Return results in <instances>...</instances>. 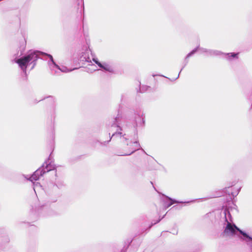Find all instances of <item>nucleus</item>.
Listing matches in <instances>:
<instances>
[{"mask_svg": "<svg viewBox=\"0 0 252 252\" xmlns=\"http://www.w3.org/2000/svg\"><path fill=\"white\" fill-rule=\"evenodd\" d=\"M43 174H44L43 173V169L40 168L34 172V173L30 177L29 180L33 182V181H35L38 180L40 176H42Z\"/></svg>", "mask_w": 252, "mask_h": 252, "instance_id": "6", "label": "nucleus"}, {"mask_svg": "<svg viewBox=\"0 0 252 252\" xmlns=\"http://www.w3.org/2000/svg\"><path fill=\"white\" fill-rule=\"evenodd\" d=\"M48 56L51 61V63L50 64V67L52 70L55 71V73H58L59 71L66 73L72 70V69H69L65 66H62L61 67H59L54 63L52 56L50 55H48Z\"/></svg>", "mask_w": 252, "mask_h": 252, "instance_id": "3", "label": "nucleus"}, {"mask_svg": "<svg viewBox=\"0 0 252 252\" xmlns=\"http://www.w3.org/2000/svg\"><path fill=\"white\" fill-rule=\"evenodd\" d=\"M163 201H164L163 205L165 208H168V207H170V206H171L173 204H174L175 203L178 202V201L173 200V199H171L170 198H169L167 196L165 197V200Z\"/></svg>", "mask_w": 252, "mask_h": 252, "instance_id": "7", "label": "nucleus"}, {"mask_svg": "<svg viewBox=\"0 0 252 252\" xmlns=\"http://www.w3.org/2000/svg\"><path fill=\"white\" fill-rule=\"evenodd\" d=\"M195 52V50H193L192 51H191L190 53H189L188 55H187V58H189V57L190 56H191L194 52Z\"/></svg>", "mask_w": 252, "mask_h": 252, "instance_id": "11", "label": "nucleus"}, {"mask_svg": "<svg viewBox=\"0 0 252 252\" xmlns=\"http://www.w3.org/2000/svg\"><path fill=\"white\" fill-rule=\"evenodd\" d=\"M126 144L127 146L126 148L127 151L122 154V156L130 155L134 151L139 149L140 147V144L136 141L133 143H126Z\"/></svg>", "mask_w": 252, "mask_h": 252, "instance_id": "4", "label": "nucleus"}, {"mask_svg": "<svg viewBox=\"0 0 252 252\" xmlns=\"http://www.w3.org/2000/svg\"><path fill=\"white\" fill-rule=\"evenodd\" d=\"M93 60L99 67L103 69L104 70L110 72L113 71V68L110 63L105 62L100 63L95 58H94Z\"/></svg>", "mask_w": 252, "mask_h": 252, "instance_id": "5", "label": "nucleus"}, {"mask_svg": "<svg viewBox=\"0 0 252 252\" xmlns=\"http://www.w3.org/2000/svg\"><path fill=\"white\" fill-rule=\"evenodd\" d=\"M237 54H234V53H229V54H227L226 55V56H227V57H226V58H227V59H229V57H230V56H231V57H233V58H235V57H236L237 56Z\"/></svg>", "mask_w": 252, "mask_h": 252, "instance_id": "10", "label": "nucleus"}, {"mask_svg": "<svg viewBox=\"0 0 252 252\" xmlns=\"http://www.w3.org/2000/svg\"><path fill=\"white\" fill-rule=\"evenodd\" d=\"M44 165L41 168L43 169V173L44 174L46 172H48L54 169L55 166L51 163L46 164V167H44Z\"/></svg>", "mask_w": 252, "mask_h": 252, "instance_id": "9", "label": "nucleus"}, {"mask_svg": "<svg viewBox=\"0 0 252 252\" xmlns=\"http://www.w3.org/2000/svg\"><path fill=\"white\" fill-rule=\"evenodd\" d=\"M39 52L37 51H30L28 54L20 58L15 59V63H17L21 69L26 72L27 67L30 64H32V68L35 65V62L38 58Z\"/></svg>", "mask_w": 252, "mask_h": 252, "instance_id": "1", "label": "nucleus"}, {"mask_svg": "<svg viewBox=\"0 0 252 252\" xmlns=\"http://www.w3.org/2000/svg\"><path fill=\"white\" fill-rule=\"evenodd\" d=\"M226 221L227 222V224L224 230V233L227 236H233L236 234L237 231H239L243 236L242 239L245 241L252 248V238L245 232L240 230L234 224H232L231 222H228L227 220H226Z\"/></svg>", "mask_w": 252, "mask_h": 252, "instance_id": "2", "label": "nucleus"}, {"mask_svg": "<svg viewBox=\"0 0 252 252\" xmlns=\"http://www.w3.org/2000/svg\"><path fill=\"white\" fill-rule=\"evenodd\" d=\"M37 185L36 184V185L34 186V191L36 192V189L37 188Z\"/></svg>", "mask_w": 252, "mask_h": 252, "instance_id": "12", "label": "nucleus"}, {"mask_svg": "<svg viewBox=\"0 0 252 252\" xmlns=\"http://www.w3.org/2000/svg\"><path fill=\"white\" fill-rule=\"evenodd\" d=\"M122 133L121 132H115L113 134L112 136L119 137L121 141L124 143L126 142L128 139L125 136L126 134L122 135Z\"/></svg>", "mask_w": 252, "mask_h": 252, "instance_id": "8", "label": "nucleus"}]
</instances>
